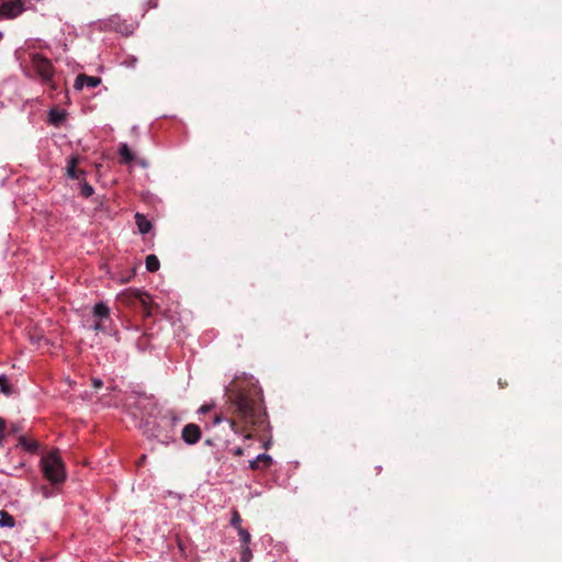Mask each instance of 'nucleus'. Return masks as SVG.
<instances>
[{"label":"nucleus","instance_id":"f257e3e1","mask_svg":"<svg viewBox=\"0 0 562 562\" xmlns=\"http://www.w3.org/2000/svg\"><path fill=\"white\" fill-rule=\"evenodd\" d=\"M41 464L45 479H47L52 484H58L65 481L66 473L64 463L57 451H52L45 456L42 459Z\"/></svg>","mask_w":562,"mask_h":562},{"label":"nucleus","instance_id":"f03ea898","mask_svg":"<svg viewBox=\"0 0 562 562\" xmlns=\"http://www.w3.org/2000/svg\"><path fill=\"white\" fill-rule=\"evenodd\" d=\"M231 402L243 418H252L256 416L257 405L254 400L249 398L245 393L237 392L232 396Z\"/></svg>","mask_w":562,"mask_h":562},{"label":"nucleus","instance_id":"7ed1b4c3","mask_svg":"<svg viewBox=\"0 0 562 562\" xmlns=\"http://www.w3.org/2000/svg\"><path fill=\"white\" fill-rule=\"evenodd\" d=\"M32 65L44 82H49L54 76V68L49 59L40 54L32 57Z\"/></svg>","mask_w":562,"mask_h":562},{"label":"nucleus","instance_id":"20e7f679","mask_svg":"<svg viewBox=\"0 0 562 562\" xmlns=\"http://www.w3.org/2000/svg\"><path fill=\"white\" fill-rule=\"evenodd\" d=\"M24 11V4L21 0L8 1L0 5V16L14 19Z\"/></svg>","mask_w":562,"mask_h":562},{"label":"nucleus","instance_id":"39448f33","mask_svg":"<svg viewBox=\"0 0 562 562\" xmlns=\"http://www.w3.org/2000/svg\"><path fill=\"white\" fill-rule=\"evenodd\" d=\"M201 438V429L195 424H188L182 429V439L188 445L196 443Z\"/></svg>","mask_w":562,"mask_h":562},{"label":"nucleus","instance_id":"423d86ee","mask_svg":"<svg viewBox=\"0 0 562 562\" xmlns=\"http://www.w3.org/2000/svg\"><path fill=\"white\" fill-rule=\"evenodd\" d=\"M101 83V78L94 76L79 75L77 76L74 87L77 90H81L85 86L89 88H95Z\"/></svg>","mask_w":562,"mask_h":562},{"label":"nucleus","instance_id":"0eeeda50","mask_svg":"<svg viewBox=\"0 0 562 562\" xmlns=\"http://www.w3.org/2000/svg\"><path fill=\"white\" fill-rule=\"evenodd\" d=\"M79 164V157L76 155L70 156L67 159L66 175L70 179H80L83 175L82 170L77 169V165Z\"/></svg>","mask_w":562,"mask_h":562},{"label":"nucleus","instance_id":"6e6552de","mask_svg":"<svg viewBox=\"0 0 562 562\" xmlns=\"http://www.w3.org/2000/svg\"><path fill=\"white\" fill-rule=\"evenodd\" d=\"M272 463L271 456L267 453H260L258 454L254 460L249 462V468L251 470H260V469H268Z\"/></svg>","mask_w":562,"mask_h":562},{"label":"nucleus","instance_id":"1a4fd4ad","mask_svg":"<svg viewBox=\"0 0 562 562\" xmlns=\"http://www.w3.org/2000/svg\"><path fill=\"white\" fill-rule=\"evenodd\" d=\"M93 316L99 321H105L110 318V308L103 302H99L93 306Z\"/></svg>","mask_w":562,"mask_h":562},{"label":"nucleus","instance_id":"9d476101","mask_svg":"<svg viewBox=\"0 0 562 562\" xmlns=\"http://www.w3.org/2000/svg\"><path fill=\"white\" fill-rule=\"evenodd\" d=\"M135 223L137 225L138 232L143 235L147 234L151 229V223L147 217L140 213L135 214Z\"/></svg>","mask_w":562,"mask_h":562},{"label":"nucleus","instance_id":"9b49d317","mask_svg":"<svg viewBox=\"0 0 562 562\" xmlns=\"http://www.w3.org/2000/svg\"><path fill=\"white\" fill-rule=\"evenodd\" d=\"M148 438L156 439L158 442L165 446L169 445L171 441L175 440L173 434L169 431H166L164 434L160 431L153 432L148 435Z\"/></svg>","mask_w":562,"mask_h":562},{"label":"nucleus","instance_id":"f8f14e48","mask_svg":"<svg viewBox=\"0 0 562 562\" xmlns=\"http://www.w3.org/2000/svg\"><path fill=\"white\" fill-rule=\"evenodd\" d=\"M119 155L123 164H130L134 160V154L132 153L126 143L121 144Z\"/></svg>","mask_w":562,"mask_h":562},{"label":"nucleus","instance_id":"ddd939ff","mask_svg":"<svg viewBox=\"0 0 562 562\" xmlns=\"http://www.w3.org/2000/svg\"><path fill=\"white\" fill-rule=\"evenodd\" d=\"M14 518L5 510H0V527H14Z\"/></svg>","mask_w":562,"mask_h":562},{"label":"nucleus","instance_id":"4468645a","mask_svg":"<svg viewBox=\"0 0 562 562\" xmlns=\"http://www.w3.org/2000/svg\"><path fill=\"white\" fill-rule=\"evenodd\" d=\"M146 269L149 272H156L159 269V260L155 255H148L145 260Z\"/></svg>","mask_w":562,"mask_h":562},{"label":"nucleus","instance_id":"2eb2a0df","mask_svg":"<svg viewBox=\"0 0 562 562\" xmlns=\"http://www.w3.org/2000/svg\"><path fill=\"white\" fill-rule=\"evenodd\" d=\"M20 445L30 452H35L38 447L36 441L27 440L25 437L20 438Z\"/></svg>","mask_w":562,"mask_h":562},{"label":"nucleus","instance_id":"dca6fc26","mask_svg":"<svg viewBox=\"0 0 562 562\" xmlns=\"http://www.w3.org/2000/svg\"><path fill=\"white\" fill-rule=\"evenodd\" d=\"M237 532H238V537H239V541H240L241 546H246V544L250 543L251 536L246 529L240 527L239 529H237Z\"/></svg>","mask_w":562,"mask_h":562},{"label":"nucleus","instance_id":"f3484780","mask_svg":"<svg viewBox=\"0 0 562 562\" xmlns=\"http://www.w3.org/2000/svg\"><path fill=\"white\" fill-rule=\"evenodd\" d=\"M251 559H252V551L249 548V544L241 546L240 562H250Z\"/></svg>","mask_w":562,"mask_h":562},{"label":"nucleus","instance_id":"a211bd4d","mask_svg":"<svg viewBox=\"0 0 562 562\" xmlns=\"http://www.w3.org/2000/svg\"><path fill=\"white\" fill-rule=\"evenodd\" d=\"M48 116H49V122H50L52 124L57 125L59 122H61V121H63V119H64V113H63V112H59V111H56V110H52V111H49Z\"/></svg>","mask_w":562,"mask_h":562},{"label":"nucleus","instance_id":"6ab92c4d","mask_svg":"<svg viewBox=\"0 0 562 562\" xmlns=\"http://www.w3.org/2000/svg\"><path fill=\"white\" fill-rule=\"evenodd\" d=\"M231 525L237 530L241 527V517L236 509L232 510Z\"/></svg>","mask_w":562,"mask_h":562},{"label":"nucleus","instance_id":"aec40b11","mask_svg":"<svg viewBox=\"0 0 562 562\" xmlns=\"http://www.w3.org/2000/svg\"><path fill=\"white\" fill-rule=\"evenodd\" d=\"M0 390L5 395L11 394V392H12L11 386L9 385L8 379L5 375H0Z\"/></svg>","mask_w":562,"mask_h":562},{"label":"nucleus","instance_id":"412c9836","mask_svg":"<svg viewBox=\"0 0 562 562\" xmlns=\"http://www.w3.org/2000/svg\"><path fill=\"white\" fill-rule=\"evenodd\" d=\"M80 193L85 198H89L93 194V188L88 182H82L80 186Z\"/></svg>","mask_w":562,"mask_h":562},{"label":"nucleus","instance_id":"4be33fe9","mask_svg":"<svg viewBox=\"0 0 562 562\" xmlns=\"http://www.w3.org/2000/svg\"><path fill=\"white\" fill-rule=\"evenodd\" d=\"M91 329L95 333L103 331L105 329V326L103 324V321L97 319L92 325Z\"/></svg>","mask_w":562,"mask_h":562},{"label":"nucleus","instance_id":"5701e85b","mask_svg":"<svg viewBox=\"0 0 562 562\" xmlns=\"http://www.w3.org/2000/svg\"><path fill=\"white\" fill-rule=\"evenodd\" d=\"M102 384H103V382H102V380H101V379H99V378H94V379H92V385H93L95 389L101 387V386H102Z\"/></svg>","mask_w":562,"mask_h":562},{"label":"nucleus","instance_id":"b1692460","mask_svg":"<svg viewBox=\"0 0 562 562\" xmlns=\"http://www.w3.org/2000/svg\"><path fill=\"white\" fill-rule=\"evenodd\" d=\"M211 408H212V405H202L200 407L199 412L202 413V414H205V413L210 412Z\"/></svg>","mask_w":562,"mask_h":562},{"label":"nucleus","instance_id":"393cba45","mask_svg":"<svg viewBox=\"0 0 562 562\" xmlns=\"http://www.w3.org/2000/svg\"><path fill=\"white\" fill-rule=\"evenodd\" d=\"M224 420V418L221 415L215 416L213 424L218 425Z\"/></svg>","mask_w":562,"mask_h":562},{"label":"nucleus","instance_id":"a878e982","mask_svg":"<svg viewBox=\"0 0 562 562\" xmlns=\"http://www.w3.org/2000/svg\"><path fill=\"white\" fill-rule=\"evenodd\" d=\"M178 420H179V419H178L176 416H173V415H172V416L170 417V423H169V424H170L171 426H173V425H176V424L178 423Z\"/></svg>","mask_w":562,"mask_h":562},{"label":"nucleus","instance_id":"bb28decb","mask_svg":"<svg viewBox=\"0 0 562 562\" xmlns=\"http://www.w3.org/2000/svg\"><path fill=\"white\" fill-rule=\"evenodd\" d=\"M4 427H5V422H4V419L0 418V432L3 431Z\"/></svg>","mask_w":562,"mask_h":562},{"label":"nucleus","instance_id":"cd10ccee","mask_svg":"<svg viewBox=\"0 0 562 562\" xmlns=\"http://www.w3.org/2000/svg\"><path fill=\"white\" fill-rule=\"evenodd\" d=\"M228 422H229L231 428H232L233 430H235L236 422H235V420H232V419H229Z\"/></svg>","mask_w":562,"mask_h":562},{"label":"nucleus","instance_id":"c85d7f7f","mask_svg":"<svg viewBox=\"0 0 562 562\" xmlns=\"http://www.w3.org/2000/svg\"><path fill=\"white\" fill-rule=\"evenodd\" d=\"M235 454H237V456L243 454V449H241V448H237V449L235 450Z\"/></svg>","mask_w":562,"mask_h":562},{"label":"nucleus","instance_id":"c756f323","mask_svg":"<svg viewBox=\"0 0 562 562\" xmlns=\"http://www.w3.org/2000/svg\"><path fill=\"white\" fill-rule=\"evenodd\" d=\"M498 385H501L502 387H504L506 385V383L504 384V381H499L498 382Z\"/></svg>","mask_w":562,"mask_h":562},{"label":"nucleus","instance_id":"7c9ffc66","mask_svg":"<svg viewBox=\"0 0 562 562\" xmlns=\"http://www.w3.org/2000/svg\"><path fill=\"white\" fill-rule=\"evenodd\" d=\"M498 385H501L502 387H504L506 385V383L504 384V381H499L498 382Z\"/></svg>","mask_w":562,"mask_h":562},{"label":"nucleus","instance_id":"2f4dec72","mask_svg":"<svg viewBox=\"0 0 562 562\" xmlns=\"http://www.w3.org/2000/svg\"><path fill=\"white\" fill-rule=\"evenodd\" d=\"M140 165H142L143 167H146V162H145V161H140Z\"/></svg>","mask_w":562,"mask_h":562},{"label":"nucleus","instance_id":"473e14b6","mask_svg":"<svg viewBox=\"0 0 562 562\" xmlns=\"http://www.w3.org/2000/svg\"><path fill=\"white\" fill-rule=\"evenodd\" d=\"M161 423H164L165 425H168V422L165 419H161Z\"/></svg>","mask_w":562,"mask_h":562},{"label":"nucleus","instance_id":"72a5a7b5","mask_svg":"<svg viewBox=\"0 0 562 562\" xmlns=\"http://www.w3.org/2000/svg\"><path fill=\"white\" fill-rule=\"evenodd\" d=\"M161 423H164L165 425H168V422L165 419H161Z\"/></svg>","mask_w":562,"mask_h":562},{"label":"nucleus","instance_id":"f704fd0d","mask_svg":"<svg viewBox=\"0 0 562 562\" xmlns=\"http://www.w3.org/2000/svg\"><path fill=\"white\" fill-rule=\"evenodd\" d=\"M161 423H164L165 425H168V422L165 419H161Z\"/></svg>","mask_w":562,"mask_h":562}]
</instances>
